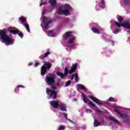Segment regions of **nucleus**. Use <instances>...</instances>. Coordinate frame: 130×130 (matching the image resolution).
Instances as JSON below:
<instances>
[{"label": "nucleus", "mask_w": 130, "mask_h": 130, "mask_svg": "<svg viewBox=\"0 0 130 130\" xmlns=\"http://www.w3.org/2000/svg\"><path fill=\"white\" fill-rule=\"evenodd\" d=\"M101 123L100 122L98 121V120H97V119L94 120L93 125L95 127H96L97 126H99V125H100Z\"/></svg>", "instance_id": "nucleus-21"}, {"label": "nucleus", "mask_w": 130, "mask_h": 130, "mask_svg": "<svg viewBox=\"0 0 130 130\" xmlns=\"http://www.w3.org/2000/svg\"><path fill=\"white\" fill-rule=\"evenodd\" d=\"M115 25L117 26V27H119V28H120L122 26V27H123V28H125L126 29L130 30V24L129 22H124L122 23L121 25H120L119 23H118L117 21H115Z\"/></svg>", "instance_id": "nucleus-7"}, {"label": "nucleus", "mask_w": 130, "mask_h": 130, "mask_svg": "<svg viewBox=\"0 0 130 130\" xmlns=\"http://www.w3.org/2000/svg\"><path fill=\"white\" fill-rule=\"evenodd\" d=\"M69 10H71V6L68 4H66L62 6H59L58 9V15H64V16H69Z\"/></svg>", "instance_id": "nucleus-2"}, {"label": "nucleus", "mask_w": 130, "mask_h": 130, "mask_svg": "<svg viewBox=\"0 0 130 130\" xmlns=\"http://www.w3.org/2000/svg\"><path fill=\"white\" fill-rule=\"evenodd\" d=\"M72 84V81L71 80H69L66 82L65 85L66 87H69Z\"/></svg>", "instance_id": "nucleus-34"}, {"label": "nucleus", "mask_w": 130, "mask_h": 130, "mask_svg": "<svg viewBox=\"0 0 130 130\" xmlns=\"http://www.w3.org/2000/svg\"><path fill=\"white\" fill-rule=\"evenodd\" d=\"M60 85V81H58L56 83L57 87H59Z\"/></svg>", "instance_id": "nucleus-38"}, {"label": "nucleus", "mask_w": 130, "mask_h": 130, "mask_svg": "<svg viewBox=\"0 0 130 130\" xmlns=\"http://www.w3.org/2000/svg\"><path fill=\"white\" fill-rule=\"evenodd\" d=\"M31 65H32V63H29V66H31Z\"/></svg>", "instance_id": "nucleus-45"}, {"label": "nucleus", "mask_w": 130, "mask_h": 130, "mask_svg": "<svg viewBox=\"0 0 130 130\" xmlns=\"http://www.w3.org/2000/svg\"><path fill=\"white\" fill-rule=\"evenodd\" d=\"M96 8H97V6H96Z\"/></svg>", "instance_id": "nucleus-47"}, {"label": "nucleus", "mask_w": 130, "mask_h": 130, "mask_svg": "<svg viewBox=\"0 0 130 130\" xmlns=\"http://www.w3.org/2000/svg\"><path fill=\"white\" fill-rule=\"evenodd\" d=\"M77 86L80 88V89H81V90H83V91H86V87L83 85V84H77Z\"/></svg>", "instance_id": "nucleus-22"}, {"label": "nucleus", "mask_w": 130, "mask_h": 130, "mask_svg": "<svg viewBox=\"0 0 130 130\" xmlns=\"http://www.w3.org/2000/svg\"><path fill=\"white\" fill-rule=\"evenodd\" d=\"M118 21L119 23H121V22H122V21H123V18L121 17V16H119Z\"/></svg>", "instance_id": "nucleus-35"}, {"label": "nucleus", "mask_w": 130, "mask_h": 130, "mask_svg": "<svg viewBox=\"0 0 130 130\" xmlns=\"http://www.w3.org/2000/svg\"><path fill=\"white\" fill-rule=\"evenodd\" d=\"M77 68H78V64L77 63H75L74 64H73L71 69L69 70V74L70 75H72V74H73L74 72L77 71Z\"/></svg>", "instance_id": "nucleus-13"}, {"label": "nucleus", "mask_w": 130, "mask_h": 130, "mask_svg": "<svg viewBox=\"0 0 130 130\" xmlns=\"http://www.w3.org/2000/svg\"><path fill=\"white\" fill-rule=\"evenodd\" d=\"M120 30L119 29H115L113 32V34H117L118 33H119V31Z\"/></svg>", "instance_id": "nucleus-36"}, {"label": "nucleus", "mask_w": 130, "mask_h": 130, "mask_svg": "<svg viewBox=\"0 0 130 130\" xmlns=\"http://www.w3.org/2000/svg\"><path fill=\"white\" fill-rule=\"evenodd\" d=\"M68 120L69 121H71V122H72V120H71V119H68Z\"/></svg>", "instance_id": "nucleus-44"}, {"label": "nucleus", "mask_w": 130, "mask_h": 130, "mask_svg": "<svg viewBox=\"0 0 130 130\" xmlns=\"http://www.w3.org/2000/svg\"><path fill=\"white\" fill-rule=\"evenodd\" d=\"M89 98L93 100V102H95L96 104H98V105H103V104L100 103V100H98V99L93 96L92 95L89 96Z\"/></svg>", "instance_id": "nucleus-10"}, {"label": "nucleus", "mask_w": 130, "mask_h": 130, "mask_svg": "<svg viewBox=\"0 0 130 130\" xmlns=\"http://www.w3.org/2000/svg\"><path fill=\"white\" fill-rule=\"evenodd\" d=\"M111 44L112 45H114V42L112 41Z\"/></svg>", "instance_id": "nucleus-43"}, {"label": "nucleus", "mask_w": 130, "mask_h": 130, "mask_svg": "<svg viewBox=\"0 0 130 130\" xmlns=\"http://www.w3.org/2000/svg\"><path fill=\"white\" fill-rule=\"evenodd\" d=\"M19 20L20 21V22H22V24L23 23L25 24V23H26L27 22V18L23 16H21L20 17H19Z\"/></svg>", "instance_id": "nucleus-17"}, {"label": "nucleus", "mask_w": 130, "mask_h": 130, "mask_svg": "<svg viewBox=\"0 0 130 130\" xmlns=\"http://www.w3.org/2000/svg\"><path fill=\"white\" fill-rule=\"evenodd\" d=\"M73 76L75 77L76 82H79V77H78V74H74Z\"/></svg>", "instance_id": "nucleus-33"}, {"label": "nucleus", "mask_w": 130, "mask_h": 130, "mask_svg": "<svg viewBox=\"0 0 130 130\" xmlns=\"http://www.w3.org/2000/svg\"><path fill=\"white\" fill-rule=\"evenodd\" d=\"M45 81L46 83H47L48 85L51 86L54 84L55 76L53 74H49L48 76L46 77Z\"/></svg>", "instance_id": "nucleus-5"}, {"label": "nucleus", "mask_w": 130, "mask_h": 130, "mask_svg": "<svg viewBox=\"0 0 130 130\" xmlns=\"http://www.w3.org/2000/svg\"><path fill=\"white\" fill-rule=\"evenodd\" d=\"M43 22L44 24H45L44 26V28H45V29L48 28L49 24H51V23H52V21L51 20H49L47 18H44Z\"/></svg>", "instance_id": "nucleus-8"}, {"label": "nucleus", "mask_w": 130, "mask_h": 130, "mask_svg": "<svg viewBox=\"0 0 130 130\" xmlns=\"http://www.w3.org/2000/svg\"><path fill=\"white\" fill-rule=\"evenodd\" d=\"M50 54V51H47V52L45 53L44 54L41 55L39 58L40 59H43L44 58H45L46 57H47L48 55Z\"/></svg>", "instance_id": "nucleus-16"}, {"label": "nucleus", "mask_w": 130, "mask_h": 130, "mask_svg": "<svg viewBox=\"0 0 130 130\" xmlns=\"http://www.w3.org/2000/svg\"><path fill=\"white\" fill-rule=\"evenodd\" d=\"M75 39H76V37H75L70 38L68 41V43L69 44H74L75 43Z\"/></svg>", "instance_id": "nucleus-18"}, {"label": "nucleus", "mask_w": 130, "mask_h": 130, "mask_svg": "<svg viewBox=\"0 0 130 130\" xmlns=\"http://www.w3.org/2000/svg\"><path fill=\"white\" fill-rule=\"evenodd\" d=\"M114 111L115 112H116L118 113V114H119L120 116L121 117H122V118L124 119L123 122L125 123H128L130 121V117L128 116V115L125 114H122L121 112L119 111H118V109H117V107H115L114 108Z\"/></svg>", "instance_id": "nucleus-4"}, {"label": "nucleus", "mask_w": 130, "mask_h": 130, "mask_svg": "<svg viewBox=\"0 0 130 130\" xmlns=\"http://www.w3.org/2000/svg\"><path fill=\"white\" fill-rule=\"evenodd\" d=\"M51 63L46 62L44 65L41 67V76H44L46 73H47V70H50L51 68Z\"/></svg>", "instance_id": "nucleus-3"}, {"label": "nucleus", "mask_w": 130, "mask_h": 130, "mask_svg": "<svg viewBox=\"0 0 130 130\" xmlns=\"http://www.w3.org/2000/svg\"><path fill=\"white\" fill-rule=\"evenodd\" d=\"M49 3L53 7H54L55 8L56 7V1H55V0H50L49 1Z\"/></svg>", "instance_id": "nucleus-20"}, {"label": "nucleus", "mask_w": 130, "mask_h": 130, "mask_svg": "<svg viewBox=\"0 0 130 130\" xmlns=\"http://www.w3.org/2000/svg\"><path fill=\"white\" fill-rule=\"evenodd\" d=\"M59 109L61 111H68L67 110V106L63 103H61L59 105Z\"/></svg>", "instance_id": "nucleus-14"}, {"label": "nucleus", "mask_w": 130, "mask_h": 130, "mask_svg": "<svg viewBox=\"0 0 130 130\" xmlns=\"http://www.w3.org/2000/svg\"><path fill=\"white\" fill-rule=\"evenodd\" d=\"M52 89H53V90H55V89H56V87L54 86H53L52 87Z\"/></svg>", "instance_id": "nucleus-42"}, {"label": "nucleus", "mask_w": 130, "mask_h": 130, "mask_svg": "<svg viewBox=\"0 0 130 130\" xmlns=\"http://www.w3.org/2000/svg\"><path fill=\"white\" fill-rule=\"evenodd\" d=\"M39 66V62H36L35 64V67H38Z\"/></svg>", "instance_id": "nucleus-39"}, {"label": "nucleus", "mask_w": 130, "mask_h": 130, "mask_svg": "<svg viewBox=\"0 0 130 130\" xmlns=\"http://www.w3.org/2000/svg\"><path fill=\"white\" fill-rule=\"evenodd\" d=\"M66 129V126L63 125H60L59 126L57 130H64Z\"/></svg>", "instance_id": "nucleus-32"}, {"label": "nucleus", "mask_w": 130, "mask_h": 130, "mask_svg": "<svg viewBox=\"0 0 130 130\" xmlns=\"http://www.w3.org/2000/svg\"><path fill=\"white\" fill-rule=\"evenodd\" d=\"M109 101L110 102H117V100H116V99L113 98V97H110L109 99Z\"/></svg>", "instance_id": "nucleus-28"}, {"label": "nucleus", "mask_w": 130, "mask_h": 130, "mask_svg": "<svg viewBox=\"0 0 130 130\" xmlns=\"http://www.w3.org/2000/svg\"><path fill=\"white\" fill-rule=\"evenodd\" d=\"M74 77H75V76H74V74H73V75H72V77H71V80L72 81H73V80H74Z\"/></svg>", "instance_id": "nucleus-40"}, {"label": "nucleus", "mask_w": 130, "mask_h": 130, "mask_svg": "<svg viewBox=\"0 0 130 130\" xmlns=\"http://www.w3.org/2000/svg\"><path fill=\"white\" fill-rule=\"evenodd\" d=\"M100 6H101V8H104V6H105V3L104 2V0H102L101 2L99 3Z\"/></svg>", "instance_id": "nucleus-29"}, {"label": "nucleus", "mask_w": 130, "mask_h": 130, "mask_svg": "<svg viewBox=\"0 0 130 130\" xmlns=\"http://www.w3.org/2000/svg\"><path fill=\"white\" fill-rule=\"evenodd\" d=\"M109 118L111 120H113V121H114V122H116V123H118V120H117L116 119H115V118H114V117L110 116Z\"/></svg>", "instance_id": "nucleus-27"}, {"label": "nucleus", "mask_w": 130, "mask_h": 130, "mask_svg": "<svg viewBox=\"0 0 130 130\" xmlns=\"http://www.w3.org/2000/svg\"><path fill=\"white\" fill-rule=\"evenodd\" d=\"M44 5H45V3H41L40 5V7H41V6H43Z\"/></svg>", "instance_id": "nucleus-41"}, {"label": "nucleus", "mask_w": 130, "mask_h": 130, "mask_svg": "<svg viewBox=\"0 0 130 130\" xmlns=\"http://www.w3.org/2000/svg\"><path fill=\"white\" fill-rule=\"evenodd\" d=\"M53 34H54V31H53V30H49L48 31V35L50 37L52 36V35H53Z\"/></svg>", "instance_id": "nucleus-31"}, {"label": "nucleus", "mask_w": 130, "mask_h": 130, "mask_svg": "<svg viewBox=\"0 0 130 130\" xmlns=\"http://www.w3.org/2000/svg\"><path fill=\"white\" fill-rule=\"evenodd\" d=\"M68 74H69V68L68 67H66L64 69V75L65 77L68 76Z\"/></svg>", "instance_id": "nucleus-26"}, {"label": "nucleus", "mask_w": 130, "mask_h": 130, "mask_svg": "<svg viewBox=\"0 0 130 130\" xmlns=\"http://www.w3.org/2000/svg\"><path fill=\"white\" fill-rule=\"evenodd\" d=\"M91 30L92 31V32H93V33H96V34H100V30L95 27H92L91 28Z\"/></svg>", "instance_id": "nucleus-19"}, {"label": "nucleus", "mask_w": 130, "mask_h": 130, "mask_svg": "<svg viewBox=\"0 0 130 130\" xmlns=\"http://www.w3.org/2000/svg\"><path fill=\"white\" fill-rule=\"evenodd\" d=\"M89 98L93 100V102H95L96 104H98V105H103V104L100 103V100H98V99L93 96L92 95L89 96Z\"/></svg>", "instance_id": "nucleus-9"}, {"label": "nucleus", "mask_w": 130, "mask_h": 130, "mask_svg": "<svg viewBox=\"0 0 130 130\" xmlns=\"http://www.w3.org/2000/svg\"><path fill=\"white\" fill-rule=\"evenodd\" d=\"M62 115H63L64 118L68 120V114H67L66 113H63Z\"/></svg>", "instance_id": "nucleus-37"}, {"label": "nucleus", "mask_w": 130, "mask_h": 130, "mask_svg": "<svg viewBox=\"0 0 130 130\" xmlns=\"http://www.w3.org/2000/svg\"><path fill=\"white\" fill-rule=\"evenodd\" d=\"M83 101H84V102H85V103H87V102H89V104H90V105L92 106V107H96V105L95 104L93 103L92 102V101L89 100V99H88L87 98L85 97L84 95H83Z\"/></svg>", "instance_id": "nucleus-12"}, {"label": "nucleus", "mask_w": 130, "mask_h": 130, "mask_svg": "<svg viewBox=\"0 0 130 130\" xmlns=\"http://www.w3.org/2000/svg\"><path fill=\"white\" fill-rule=\"evenodd\" d=\"M17 34L19 35V37H20L21 38H23L24 37V34L22 31H20L18 30V33Z\"/></svg>", "instance_id": "nucleus-30"}, {"label": "nucleus", "mask_w": 130, "mask_h": 130, "mask_svg": "<svg viewBox=\"0 0 130 130\" xmlns=\"http://www.w3.org/2000/svg\"><path fill=\"white\" fill-rule=\"evenodd\" d=\"M46 93L51 98L53 97V99L57 98V93L54 90H52L49 88L46 89Z\"/></svg>", "instance_id": "nucleus-6"}, {"label": "nucleus", "mask_w": 130, "mask_h": 130, "mask_svg": "<svg viewBox=\"0 0 130 130\" xmlns=\"http://www.w3.org/2000/svg\"><path fill=\"white\" fill-rule=\"evenodd\" d=\"M56 75H57L58 76V77H60V78L61 79H64V77H66L64 74H63L60 72H56Z\"/></svg>", "instance_id": "nucleus-23"}, {"label": "nucleus", "mask_w": 130, "mask_h": 130, "mask_svg": "<svg viewBox=\"0 0 130 130\" xmlns=\"http://www.w3.org/2000/svg\"><path fill=\"white\" fill-rule=\"evenodd\" d=\"M24 26L27 30V32H30V27H29V24L26 23H24Z\"/></svg>", "instance_id": "nucleus-24"}, {"label": "nucleus", "mask_w": 130, "mask_h": 130, "mask_svg": "<svg viewBox=\"0 0 130 130\" xmlns=\"http://www.w3.org/2000/svg\"><path fill=\"white\" fill-rule=\"evenodd\" d=\"M50 104L54 108H58L59 106L58 102L55 101H51L50 103Z\"/></svg>", "instance_id": "nucleus-11"}, {"label": "nucleus", "mask_w": 130, "mask_h": 130, "mask_svg": "<svg viewBox=\"0 0 130 130\" xmlns=\"http://www.w3.org/2000/svg\"><path fill=\"white\" fill-rule=\"evenodd\" d=\"M99 112L100 113H101V111H99Z\"/></svg>", "instance_id": "nucleus-46"}, {"label": "nucleus", "mask_w": 130, "mask_h": 130, "mask_svg": "<svg viewBox=\"0 0 130 130\" xmlns=\"http://www.w3.org/2000/svg\"><path fill=\"white\" fill-rule=\"evenodd\" d=\"M19 88H25V87L21 85L17 86L14 89V91L16 92V93H17V92H19Z\"/></svg>", "instance_id": "nucleus-25"}, {"label": "nucleus", "mask_w": 130, "mask_h": 130, "mask_svg": "<svg viewBox=\"0 0 130 130\" xmlns=\"http://www.w3.org/2000/svg\"><path fill=\"white\" fill-rule=\"evenodd\" d=\"M11 33L14 35L19 33V30L11 29L10 28H3L0 29V40L3 43H5L6 45H13L14 44V39L8 36V32Z\"/></svg>", "instance_id": "nucleus-1"}, {"label": "nucleus", "mask_w": 130, "mask_h": 130, "mask_svg": "<svg viewBox=\"0 0 130 130\" xmlns=\"http://www.w3.org/2000/svg\"><path fill=\"white\" fill-rule=\"evenodd\" d=\"M72 35V31H67L63 35L64 40H67Z\"/></svg>", "instance_id": "nucleus-15"}]
</instances>
